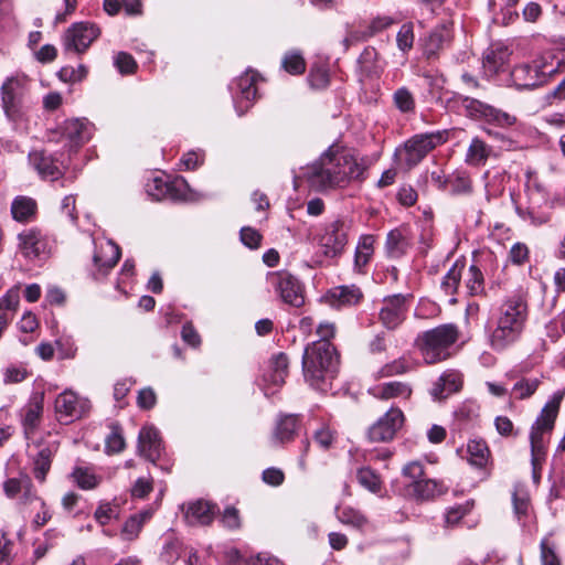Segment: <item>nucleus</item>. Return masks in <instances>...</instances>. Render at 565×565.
I'll return each mask as SVG.
<instances>
[{"mask_svg": "<svg viewBox=\"0 0 565 565\" xmlns=\"http://www.w3.org/2000/svg\"><path fill=\"white\" fill-rule=\"evenodd\" d=\"M409 370V364L406 359L399 358L397 360H394L391 363L385 364L380 371L379 375L381 377L385 376H394L404 374Z\"/></svg>", "mask_w": 565, "mask_h": 565, "instance_id": "nucleus-53", "label": "nucleus"}, {"mask_svg": "<svg viewBox=\"0 0 565 565\" xmlns=\"http://www.w3.org/2000/svg\"><path fill=\"white\" fill-rule=\"evenodd\" d=\"M349 223L344 220H334L323 227V233L319 237V243L323 247L324 255L335 257L340 255L348 243Z\"/></svg>", "mask_w": 565, "mask_h": 565, "instance_id": "nucleus-11", "label": "nucleus"}, {"mask_svg": "<svg viewBox=\"0 0 565 565\" xmlns=\"http://www.w3.org/2000/svg\"><path fill=\"white\" fill-rule=\"evenodd\" d=\"M339 358L330 341H316L308 345L302 356L306 381L316 390L326 392L338 372Z\"/></svg>", "mask_w": 565, "mask_h": 565, "instance_id": "nucleus-3", "label": "nucleus"}, {"mask_svg": "<svg viewBox=\"0 0 565 565\" xmlns=\"http://www.w3.org/2000/svg\"><path fill=\"white\" fill-rule=\"evenodd\" d=\"M363 298L362 290L355 285L337 286L328 292L330 305L337 309L356 306Z\"/></svg>", "mask_w": 565, "mask_h": 565, "instance_id": "nucleus-20", "label": "nucleus"}, {"mask_svg": "<svg viewBox=\"0 0 565 565\" xmlns=\"http://www.w3.org/2000/svg\"><path fill=\"white\" fill-rule=\"evenodd\" d=\"M119 258L120 248L111 241L102 243L93 256L94 264L102 275H106L115 267Z\"/></svg>", "mask_w": 565, "mask_h": 565, "instance_id": "nucleus-24", "label": "nucleus"}, {"mask_svg": "<svg viewBox=\"0 0 565 565\" xmlns=\"http://www.w3.org/2000/svg\"><path fill=\"white\" fill-rule=\"evenodd\" d=\"M337 518L344 524L355 529H363L367 524L366 516L360 511L352 507H339L337 508Z\"/></svg>", "mask_w": 565, "mask_h": 565, "instance_id": "nucleus-37", "label": "nucleus"}, {"mask_svg": "<svg viewBox=\"0 0 565 565\" xmlns=\"http://www.w3.org/2000/svg\"><path fill=\"white\" fill-rule=\"evenodd\" d=\"M458 335V329L454 324H441L418 335L417 345L425 362L434 364L448 359Z\"/></svg>", "mask_w": 565, "mask_h": 565, "instance_id": "nucleus-6", "label": "nucleus"}, {"mask_svg": "<svg viewBox=\"0 0 565 565\" xmlns=\"http://www.w3.org/2000/svg\"><path fill=\"white\" fill-rule=\"evenodd\" d=\"M450 30L446 25L436 28L428 36L426 42V53L430 56L437 53L450 41Z\"/></svg>", "mask_w": 565, "mask_h": 565, "instance_id": "nucleus-39", "label": "nucleus"}, {"mask_svg": "<svg viewBox=\"0 0 565 565\" xmlns=\"http://www.w3.org/2000/svg\"><path fill=\"white\" fill-rule=\"evenodd\" d=\"M100 35L99 28L90 22L73 23L65 32L63 44L66 51L82 54Z\"/></svg>", "mask_w": 565, "mask_h": 565, "instance_id": "nucleus-10", "label": "nucleus"}, {"mask_svg": "<svg viewBox=\"0 0 565 565\" xmlns=\"http://www.w3.org/2000/svg\"><path fill=\"white\" fill-rule=\"evenodd\" d=\"M15 543L0 531V565H11L17 556Z\"/></svg>", "mask_w": 565, "mask_h": 565, "instance_id": "nucleus-46", "label": "nucleus"}, {"mask_svg": "<svg viewBox=\"0 0 565 565\" xmlns=\"http://www.w3.org/2000/svg\"><path fill=\"white\" fill-rule=\"evenodd\" d=\"M561 61L553 53L546 52L530 63L515 66L511 77L518 88H534L545 84L558 73Z\"/></svg>", "mask_w": 565, "mask_h": 565, "instance_id": "nucleus-5", "label": "nucleus"}, {"mask_svg": "<svg viewBox=\"0 0 565 565\" xmlns=\"http://www.w3.org/2000/svg\"><path fill=\"white\" fill-rule=\"evenodd\" d=\"M23 487H29V477L26 476L19 479L11 478L3 483V490L9 498L17 497V494L22 491Z\"/></svg>", "mask_w": 565, "mask_h": 565, "instance_id": "nucleus-59", "label": "nucleus"}, {"mask_svg": "<svg viewBox=\"0 0 565 565\" xmlns=\"http://www.w3.org/2000/svg\"><path fill=\"white\" fill-rule=\"evenodd\" d=\"M465 271V264L462 262L457 260L444 276L440 288L445 292V295L450 296V303H456L457 299L455 295L458 291L460 286L461 278Z\"/></svg>", "mask_w": 565, "mask_h": 565, "instance_id": "nucleus-29", "label": "nucleus"}, {"mask_svg": "<svg viewBox=\"0 0 565 565\" xmlns=\"http://www.w3.org/2000/svg\"><path fill=\"white\" fill-rule=\"evenodd\" d=\"M370 393L379 399H408L413 390L406 382L391 381L373 386Z\"/></svg>", "mask_w": 565, "mask_h": 565, "instance_id": "nucleus-23", "label": "nucleus"}, {"mask_svg": "<svg viewBox=\"0 0 565 565\" xmlns=\"http://www.w3.org/2000/svg\"><path fill=\"white\" fill-rule=\"evenodd\" d=\"M241 241L249 248H258L262 241V235L252 227H243L241 230Z\"/></svg>", "mask_w": 565, "mask_h": 565, "instance_id": "nucleus-60", "label": "nucleus"}, {"mask_svg": "<svg viewBox=\"0 0 565 565\" xmlns=\"http://www.w3.org/2000/svg\"><path fill=\"white\" fill-rule=\"evenodd\" d=\"M450 193L452 195H469L472 193V180L467 172H456L449 177Z\"/></svg>", "mask_w": 565, "mask_h": 565, "instance_id": "nucleus-42", "label": "nucleus"}, {"mask_svg": "<svg viewBox=\"0 0 565 565\" xmlns=\"http://www.w3.org/2000/svg\"><path fill=\"white\" fill-rule=\"evenodd\" d=\"M359 483L373 493L381 490L382 482L380 477L370 468H361L356 473Z\"/></svg>", "mask_w": 565, "mask_h": 565, "instance_id": "nucleus-44", "label": "nucleus"}, {"mask_svg": "<svg viewBox=\"0 0 565 565\" xmlns=\"http://www.w3.org/2000/svg\"><path fill=\"white\" fill-rule=\"evenodd\" d=\"M510 52L503 45L492 46L487 50L483 56V67L487 73H498L509 61Z\"/></svg>", "mask_w": 565, "mask_h": 565, "instance_id": "nucleus-31", "label": "nucleus"}, {"mask_svg": "<svg viewBox=\"0 0 565 565\" xmlns=\"http://www.w3.org/2000/svg\"><path fill=\"white\" fill-rule=\"evenodd\" d=\"M374 236L364 235L360 238L355 250V266L361 268L371 259L374 252Z\"/></svg>", "mask_w": 565, "mask_h": 565, "instance_id": "nucleus-43", "label": "nucleus"}, {"mask_svg": "<svg viewBox=\"0 0 565 565\" xmlns=\"http://www.w3.org/2000/svg\"><path fill=\"white\" fill-rule=\"evenodd\" d=\"M282 67L286 72L298 75L305 72L306 62L300 53L292 51L284 56Z\"/></svg>", "mask_w": 565, "mask_h": 565, "instance_id": "nucleus-45", "label": "nucleus"}, {"mask_svg": "<svg viewBox=\"0 0 565 565\" xmlns=\"http://www.w3.org/2000/svg\"><path fill=\"white\" fill-rule=\"evenodd\" d=\"M30 79L24 74H17L8 77L1 85V107L7 119L18 124L22 121L26 114L24 105L25 96L29 92Z\"/></svg>", "mask_w": 565, "mask_h": 565, "instance_id": "nucleus-7", "label": "nucleus"}, {"mask_svg": "<svg viewBox=\"0 0 565 565\" xmlns=\"http://www.w3.org/2000/svg\"><path fill=\"white\" fill-rule=\"evenodd\" d=\"M359 67L361 73L366 77L380 76L384 70L383 63L379 58V54L374 47H365L359 57Z\"/></svg>", "mask_w": 565, "mask_h": 565, "instance_id": "nucleus-33", "label": "nucleus"}, {"mask_svg": "<svg viewBox=\"0 0 565 565\" xmlns=\"http://www.w3.org/2000/svg\"><path fill=\"white\" fill-rule=\"evenodd\" d=\"M87 68L85 65H78L77 67L64 66L58 71V77L65 83H77L83 81L87 76Z\"/></svg>", "mask_w": 565, "mask_h": 565, "instance_id": "nucleus-48", "label": "nucleus"}, {"mask_svg": "<svg viewBox=\"0 0 565 565\" xmlns=\"http://www.w3.org/2000/svg\"><path fill=\"white\" fill-rule=\"evenodd\" d=\"M444 142L441 132L415 135L405 143L406 164L416 166L429 151Z\"/></svg>", "mask_w": 565, "mask_h": 565, "instance_id": "nucleus-13", "label": "nucleus"}, {"mask_svg": "<svg viewBox=\"0 0 565 565\" xmlns=\"http://www.w3.org/2000/svg\"><path fill=\"white\" fill-rule=\"evenodd\" d=\"M492 149L479 137L472 138L465 157V162L472 167L483 166L489 159Z\"/></svg>", "mask_w": 565, "mask_h": 565, "instance_id": "nucleus-32", "label": "nucleus"}, {"mask_svg": "<svg viewBox=\"0 0 565 565\" xmlns=\"http://www.w3.org/2000/svg\"><path fill=\"white\" fill-rule=\"evenodd\" d=\"M563 397L564 392L558 391L554 393L551 401L545 404L531 427L530 444L534 469L545 457L546 446L550 443Z\"/></svg>", "mask_w": 565, "mask_h": 565, "instance_id": "nucleus-4", "label": "nucleus"}, {"mask_svg": "<svg viewBox=\"0 0 565 565\" xmlns=\"http://www.w3.org/2000/svg\"><path fill=\"white\" fill-rule=\"evenodd\" d=\"M397 46L401 51L406 52L413 47L414 43V32L413 25L409 23H405L401 26L397 35H396Z\"/></svg>", "mask_w": 565, "mask_h": 565, "instance_id": "nucleus-55", "label": "nucleus"}, {"mask_svg": "<svg viewBox=\"0 0 565 565\" xmlns=\"http://www.w3.org/2000/svg\"><path fill=\"white\" fill-rule=\"evenodd\" d=\"M289 360L285 353H278L270 360L269 370L263 376V391L266 396L275 393V387H280L285 383L288 374Z\"/></svg>", "mask_w": 565, "mask_h": 565, "instance_id": "nucleus-17", "label": "nucleus"}, {"mask_svg": "<svg viewBox=\"0 0 565 565\" xmlns=\"http://www.w3.org/2000/svg\"><path fill=\"white\" fill-rule=\"evenodd\" d=\"M407 311L406 296L402 294L387 296L382 301L379 320L387 330H395L406 319Z\"/></svg>", "mask_w": 565, "mask_h": 565, "instance_id": "nucleus-14", "label": "nucleus"}, {"mask_svg": "<svg viewBox=\"0 0 565 565\" xmlns=\"http://www.w3.org/2000/svg\"><path fill=\"white\" fill-rule=\"evenodd\" d=\"M142 526H143L142 520H140L139 516L131 515L125 522L122 530H121V535H122L124 540H127V541L135 540L139 535Z\"/></svg>", "mask_w": 565, "mask_h": 565, "instance_id": "nucleus-57", "label": "nucleus"}, {"mask_svg": "<svg viewBox=\"0 0 565 565\" xmlns=\"http://www.w3.org/2000/svg\"><path fill=\"white\" fill-rule=\"evenodd\" d=\"M29 162L42 179L55 181L62 177L60 167L53 157L45 151H32L29 154Z\"/></svg>", "mask_w": 565, "mask_h": 565, "instance_id": "nucleus-21", "label": "nucleus"}, {"mask_svg": "<svg viewBox=\"0 0 565 565\" xmlns=\"http://www.w3.org/2000/svg\"><path fill=\"white\" fill-rule=\"evenodd\" d=\"M267 280L284 302L297 308L303 305V289L294 275L288 271H274L267 275Z\"/></svg>", "mask_w": 565, "mask_h": 565, "instance_id": "nucleus-8", "label": "nucleus"}, {"mask_svg": "<svg viewBox=\"0 0 565 565\" xmlns=\"http://www.w3.org/2000/svg\"><path fill=\"white\" fill-rule=\"evenodd\" d=\"M408 487L412 495L419 501L434 500L448 490L441 481L435 479L415 480Z\"/></svg>", "mask_w": 565, "mask_h": 565, "instance_id": "nucleus-25", "label": "nucleus"}, {"mask_svg": "<svg viewBox=\"0 0 565 565\" xmlns=\"http://www.w3.org/2000/svg\"><path fill=\"white\" fill-rule=\"evenodd\" d=\"M71 479L83 490L95 489L102 481V477L97 476L90 467L83 466H76L73 469Z\"/></svg>", "mask_w": 565, "mask_h": 565, "instance_id": "nucleus-34", "label": "nucleus"}, {"mask_svg": "<svg viewBox=\"0 0 565 565\" xmlns=\"http://www.w3.org/2000/svg\"><path fill=\"white\" fill-rule=\"evenodd\" d=\"M542 565H561V561L555 552V545L548 537H544L540 544Z\"/></svg>", "mask_w": 565, "mask_h": 565, "instance_id": "nucleus-51", "label": "nucleus"}, {"mask_svg": "<svg viewBox=\"0 0 565 565\" xmlns=\"http://www.w3.org/2000/svg\"><path fill=\"white\" fill-rule=\"evenodd\" d=\"M125 439L118 426H113L106 438L105 449L107 454H118L125 449Z\"/></svg>", "mask_w": 565, "mask_h": 565, "instance_id": "nucleus-49", "label": "nucleus"}, {"mask_svg": "<svg viewBox=\"0 0 565 565\" xmlns=\"http://www.w3.org/2000/svg\"><path fill=\"white\" fill-rule=\"evenodd\" d=\"M405 417L398 407H391L369 429L371 441L385 443L392 440L396 433L403 427Z\"/></svg>", "mask_w": 565, "mask_h": 565, "instance_id": "nucleus-12", "label": "nucleus"}, {"mask_svg": "<svg viewBox=\"0 0 565 565\" xmlns=\"http://www.w3.org/2000/svg\"><path fill=\"white\" fill-rule=\"evenodd\" d=\"M509 258L515 265L524 264L529 258L527 246L523 243L513 244L509 253Z\"/></svg>", "mask_w": 565, "mask_h": 565, "instance_id": "nucleus-61", "label": "nucleus"}, {"mask_svg": "<svg viewBox=\"0 0 565 565\" xmlns=\"http://www.w3.org/2000/svg\"><path fill=\"white\" fill-rule=\"evenodd\" d=\"M364 171L365 167L352 154L332 146L306 168L303 175L311 188L324 191L343 186L352 180H362Z\"/></svg>", "mask_w": 565, "mask_h": 565, "instance_id": "nucleus-1", "label": "nucleus"}, {"mask_svg": "<svg viewBox=\"0 0 565 565\" xmlns=\"http://www.w3.org/2000/svg\"><path fill=\"white\" fill-rule=\"evenodd\" d=\"M527 313V302L522 294L508 296L499 308L497 327L489 337L491 348L500 351L516 342L524 330Z\"/></svg>", "mask_w": 565, "mask_h": 565, "instance_id": "nucleus-2", "label": "nucleus"}, {"mask_svg": "<svg viewBox=\"0 0 565 565\" xmlns=\"http://www.w3.org/2000/svg\"><path fill=\"white\" fill-rule=\"evenodd\" d=\"M38 452L33 458V473L35 479L44 482L50 471L52 459L58 449L57 441H44L36 445Z\"/></svg>", "mask_w": 565, "mask_h": 565, "instance_id": "nucleus-19", "label": "nucleus"}, {"mask_svg": "<svg viewBox=\"0 0 565 565\" xmlns=\"http://www.w3.org/2000/svg\"><path fill=\"white\" fill-rule=\"evenodd\" d=\"M12 217L18 222H29L36 213V202L28 196H18L11 204Z\"/></svg>", "mask_w": 565, "mask_h": 565, "instance_id": "nucleus-35", "label": "nucleus"}, {"mask_svg": "<svg viewBox=\"0 0 565 565\" xmlns=\"http://www.w3.org/2000/svg\"><path fill=\"white\" fill-rule=\"evenodd\" d=\"M539 385L537 379H522L513 385L512 394L518 399H524L534 394Z\"/></svg>", "mask_w": 565, "mask_h": 565, "instance_id": "nucleus-47", "label": "nucleus"}, {"mask_svg": "<svg viewBox=\"0 0 565 565\" xmlns=\"http://www.w3.org/2000/svg\"><path fill=\"white\" fill-rule=\"evenodd\" d=\"M298 418L295 415H286L281 417L274 430L271 443L274 445L289 443L298 429Z\"/></svg>", "mask_w": 565, "mask_h": 565, "instance_id": "nucleus-30", "label": "nucleus"}, {"mask_svg": "<svg viewBox=\"0 0 565 565\" xmlns=\"http://www.w3.org/2000/svg\"><path fill=\"white\" fill-rule=\"evenodd\" d=\"M62 134L68 140L70 148H77L89 140L90 126L81 119L66 120L62 127Z\"/></svg>", "mask_w": 565, "mask_h": 565, "instance_id": "nucleus-26", "label": "nucleus"}, {"mask_svg": "<svg viewBox=\"0 0 565 565\" xmlns=\"http://www.w3.org/2000/svg\"><path fill=\"white\" fill-rule=\"evenodd\" d=\"M20 302L19 294L15 290H9L0 298V312L15 311Z\"/></svg>", "mask_w": 565, "mask_h": 565, "instance_id": "nucleus-63", "label": "nucleus"}, {"mask_svg": "<svg viewBox=\"0 0 565 565\" xmlns=\"http://www.w3.org/2000/svg\"><path fill=\"white\" fill-rule=\"evenodd\" d=\"M514 513L519 520L522 516H527L530 511V499L525 491L515 489L512 494Z\"/></svg>", "mask_w": 565, "mask_h": 565, "instance_id": "nucleus-50", "label": "nucleus"}, {"mask_svg": "<svg viewBox=\"0 0 565 565\" xmlns=\"http://www.w3.org/2000/svg\"><path fill=\"white\" fill-rule=\"evenodd\" d=\"M115 65L121 74H132L137 68L134 57L125 52H119L115 57Z\"/></svg>", "mask_w": 565, "mask_h": 565, "instance_id": "nucleus-58", "label": "nucleus"}, {"mask_svg": "<svg viewBox=\"0 0 565 565\" xmlns=\"http://www.w3.org/2000/svg\"><path fill=\"white\" fill-rule=\"evenodd\" d=\"M157 396L152 388H142L138 393L137 404L142 409H150L156 405Z\"/></svg>", "mask_w": 565, "mask_h": 565, "instance_id": "nucleus-64", "label": "nucleus"}, {"mask_svg": "<svg viewBox=\"0 0 565 565\" xmlns=\"http://www.w3.org/2000/svg\"><path fill=\"white\" fill-rule=\"evenodd\" d=\"M29 373L23 365H10L3 372V381L7 384L21 383L28 377Z\"/></svg>", "mask_w": 565, "mask_h": 565, "instance_id": "nucleus-56", "label": "nucleus"}, {"mask_svg": "<svg viewBox=\"0 0 565 565\" xmlns=\"http://www.w3.org/2000/svg\"><path fill=\"white\" fill-rule=\"evenodd\" d=\"M487 122L500 127H511L516 124V117L492 106Z\"/></svg>", "mask_w": 565, "mask_h": 565, "instance_id": "nucleus-54", "label": "nucleus"}, {"mask_svg": "<svg viewBox=\"0 0 565 565\" xmlns=\"http://www.w3.org/2000/svg\"><path fill=\"white\" fill-rule=\"evenodd\" d=\"M21 254L30 259H45L50 256L52 244L45 233L36 227L28 228L18 235Z\"/></svg>", "mask_w": 565, "mask_h": 565, "instance_id": "nucleus-9", "label": "nucleus"}, {"mask_svg": "<svg viewBox=\"0 0 565 565\" xmlns=\"http://www.w3.org/2000/svg\"><path fill=\"white\" fill-rule=\"evenodd\" d=\"M479 405L473 401H466L455 411L456 419L471 422L479 416Z\"/></svg>", "mask_w": 565, "mask_h": 565, "instance_id": "nucleus-52", "label": "nucleus"}, {"mask_svg": "<svg viewBox=\"0 0 565 565\" xmlns=\"http://www.w3.org/2000/svg\"><path fill=\"white\" fill-rule=\"evenodd\" d=\"M468 462L476 468H486L491 459V452L486 440L470 439L467 444Z\"/></svg>", "mask_w": 565, "mask_h": 565, "instance_id": "nucleus-28", "label": "nucleus"}, {"mask_svg": "<svg viewBox=\"0 0 565 565\" xmlns=\"http://www.w3.org/2000/svg\"><path fill=\"white\" fill-rule=\"evenodd\" d=\"M259 75L254 71H247L241 75L237 81V95L235 96V107L239 116L245 114L252 106L253 100L257 96L256 83Z\"/></svg>", "mask_w": 565, "mask_h": 565, "instance_id": "nucleus-16", "label": "nucleus"}, {"mask_svg": "<svg viewBox=\"0 0 565 565\" xmlns=\"http://www.w3.org/2000/svg\"><path fill=\"white\" fill-rule=\"evenodd\" d=\"M461 105L466 111V116L469 118L488 121V117L492 108L491 105L470 97H463L461 99Z\"/></svg>", "mask_w": 565, "mask_h": 565, "instance_id": "nucleus-38", "label": "nucleus"}, {"mask_svg": "<svg viewBox=\"0 0 565 565\" xmlns=\"http://www.w3.org/2000/svg\"><path fill=\"white\" fill-rule=\"evenodd\" d=\"M54 408L58 419L68 423L81 418L87 412L88 401L66 390L55 398Z\"/></svg>", "mask_w": 565, "mask_h": 565, "instance_id": "nucleus-15", "label": "nucleus"}, {"mask_svg": "<svg viewBox=\"0 0 565 565\" xmlns=\"http://www.w3.org/2000/svg\"><path fill=\"white\" fill-rule=\"evenodd\" d=\"M43 394L33 395L24 406L22 413V425L26 438H30L39 427L43 414Z\"/></svg>", "mask_w": 565, "mask_h": 565, "instance_id": "nucleus-22", "label": "nucleus"}, {"mask_svg": "<svg viewBox=\"0 0 565 565\" xmlns=\"http://www.w3.org/2000/svg\"><path fill=\"white\" fill-rule=\"evenodd\" d=\"M393 104L403 114H413L416 109L415 97L405 86H402L394 92Z\"/></svg>", "mask_w": 565, "mask_h": 565, "instance_id": "nucleus-40", "label": "nucleus"}, {"mask_svg": "<svg viewBox=\"0 0 565 565\" xmlns=\"http://www.w3.org/2000/svg\"><path fill=\"white\" fill-rule=\"evenodd\" d=\"M465 287L469 296H481L484 294V277L477 265H470L465 276Z\"/></svg>", "mask_w": 565, "mask_h": 565, "instance_id": "nucleus-36", "label": "nucleus"}, {"mask_svg": "<svg viewBox=\"0 0 565 565\" xmlns=\"http://www.w3.org/2000/svg\"><path fill=\"white\" fill-rule=\"evenodd\" d=\"M441 381L445 382L446 396L458 392L461 388L460 375L455 372H447L441 375Z\"/></svg>", "mask_w": 565, "mask_h": 565, "instance_id": "nucleus-62", "label": "nucleus"}, {"mask_svg": "<svg viewBox=\"0 0 565 565\" xmlns=\"http://www.w3.org/2000/svg\"><path fill=\"white\" fill-rule=\"evenodd\" d=\"M161 439L159 431L153 426H145L138 436V452L151 462H156L161 456Z\"/></svg>", "mask_w": 565, "mask_h": 565, "instance_id": "nucleus-18", "label": "nucleus"}, {"mask_svg": "<svg viewBox=\"0 0 565 565\" xmlns=\"http://www.w3.org/2000/svg\"><path fill=\"white\" fill-rule=\"evenodd\" d=\"M214 514L215 505L206 501L199 500L189 504L185 512V519L192 525H209L213 521Z\"/></svg>", "mask_w": 565, "mask_h": 565, "instance_id": "nucleus-27", "label": "nucleus"}, {"mask_svg": "<svg viewBox=\"0 0 565 565\" xmlns=\"http://www.w3.org/2000/svg\"><path fill=\"white\" fill-rule=\"evenodd\" d=\"M407 242L402 231L396 228L391 231L386 237V252L390 257L397 258L405 254Z\"/></svg>", "mask_w": 565, "mask_h": 565, "instance_id": "nucleus-41", "label": "nucleus"}]
</instances>
